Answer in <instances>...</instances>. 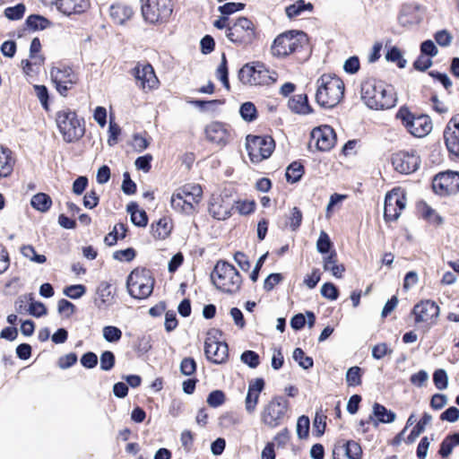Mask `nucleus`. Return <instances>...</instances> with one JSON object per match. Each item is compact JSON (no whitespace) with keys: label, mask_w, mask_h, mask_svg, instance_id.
I'll return each mask as SVG.
<instances>
[{"label":"nucleus","mask_w":459,"mask_h":459,"mask_svg":"<svg viewBox=\"0 0 459 459\" xmlns=\"http://www.w3.org/2000/svg\"><path fill=\"white\" fill-rule=\"evenodd\" d=\"M115 355L110 351H105L101 353L100 358V369L103 371H109L115 366Z\"/></svg>","instance_id":"nucleus-47"},{"label":"nucleus","mask_w":459,"mask_h":459,"mask_svg":"<svg viewBox=\"0 0 459 459\" xmlns=\"http://www.w3.org/2000/svg\"><path fill=\"white\" fill-rule=\"evenodd\" d=\"M225 402V394L221 390H214L211 392L207 397V403L211 407H219Z\"/></svg>","instance_id":"nucleus-57"},{"label":"nucleus","mask_w":459,"mask_h":459,"mask_svg":"<svg viewBox=\"0 0 459 459\" xmlns=\"http://www.w3.org/2000/svg\"><path fill=\"white\" fill-rule=\"evenodd\" d=\"M398 20L403 26L418 24L420 22L419 7L414 4H403L400 11Z\"/></svg>","instance_id":"nucleus-29"},{"label":"nucleus","mask_w":459,"mask_h":459,"mask_svg":"<svg viewBox=\"0 0 459 459\" xmlns=\"http://www.w3.org/2000/svg\"><path fill=\"white\" fill-rule=\"evenodd\" d=\"M14 159L12 151L0 146V178H7L13 172Z\"/></svg>","instance_id":"nucleus-31"},{"label":"nucleus","mask_w":459,"mask_h":459,"mask_svg":"<svg viewBox=\"0 0 459 459\" xmlns=\"http://www.w3.org/2000/svg\"><path fill=\"white\" fill-rule=\"evenodd\" d=\"M154 286V279L149 270L136 268L127 277L126 287L131 297L134 299L148 298Z\"/></svg>","instance_id":"nucleus-7"},{"label":"nucleus","mask_w":459,"mask_h":459,"mask_svg":"<svg viewBox=\"0 0 459 459\" xmlns=\"http://www.w3.org/2000/svg\"><path fill=\"white\" fill-rule=\"evenodd\" d=\"M56 123L64 141L66 143L79 141L85 133L83 120L80 119L77 114L69 108H64L56 112Z\"/></svg>","instance_id":"nucleus-4"},{"label":"nucleus","mask_w":459,"mask_h":459,"mask_svg":"<svg viewBox=\"0 0 459 459\" xmlns=\"http://www.w3.org/2000/svg\"><path fill=\"white\" fill-rule=\"evenodd\" d=\"M26 24L32 30H44L49 26L48 19L40 15H30L26 20Z\"/></svg>","instance_id":"nucleus-41"},{"label":"nucleus","mask_w":459,"mask_h":459,"mask_svg":"<svg viewBox=\"0 0 459 459\" xmlns=\"http://www.w3.org/2000/svg\"><path fill=\"white\" fill-rule=\"evenodd\" d=\"M103 338L108 342H117L122 337V331L113 325L104 326L102 329Z\"/></svg>","instance_id":"nucleus-43"},{"label":"nucleus","mask_w":459,"mask_h":459,"mask_svg":"<svg viewBox=\"0 0 459 459\" xmlns=\"http://www.w3.org/2000/svg\"><path fill=\"white\" fill-rule=\"evenodd\" d=\"M304 174V167L298 161L292 162L286 170V179L288 182L296 183L300 180Z\"/></svg>","instance_id":"nucleus-37"},{"label":"nucleus","mask_w":459,"mask_h":459,"mask_svg":"<svg viewBox=\"0 0 459 459\" xmlns=\"http://www.w3.org/2000/svg\"><path fill=\"white\" fill-rule=\"evenodd\" d=\"M396 414L387 410L384 405L375 403L372 407V414L369 415L374 427H377L379 423H392L395 420Z\"/></svg>","instance_id":"nucleus-27"},{"label":"nucleus","mask_w":459,"mask_h":459,"mask_svg":"<svg viewBox=\"0 0 459 459\" xmlns=\"http://www.w3.org/2000/svg\"><path fill=\"white\" fill-rule=\"evenodd\" d=\"M260 394L247 390L245 399V409L247 413L252 414L256 409Z\"/></svg>","instance_id":"nucleus-56"},{"label":"nucleus","mask_w":459,"mask_h":459,"mask_svg":"<svg viewBox=\"0 0 459 459\" xmlns=\"http://www.w3.org/2000/svg\"><path fill=\"white\" fill-rule=\"evenodd\" d=\"M58 11L65 15L84 13L90 6L89 0H56Z\"/></svg>","instance_id":"nucleus-25"},{"label":"nucleus","mask_w":459,"mask_h":459,"mask_svg":"<svg viewBox=\"0 0 459 459\" xmlns=\"http://www.w3.org/2000/svg\"><path fill=\"white\" fill-rule=\"evenodd\" d=\"M238 77L245 85H270L278 80V74L262 63H255L242 66Z\"/></svg>","instance_id":"nucleus-5"},{"label":"nucleus","mask_w":459,"mask_h":459,"mask_svg":"<svg viewBox=\"0 0 459 459\" xmlns=\"http://www.w3.org/2000/svg\"><path fill=\"white\" fill-rule=\"evenodd\" d=\"M226 36L234 43H250L255 38L254 24L249 19L240 17L231 26L228 27Z\"/></svg>","instance_id":"nucleus-14"},{"label":"nucleus","mask_w":459,"mask_h":459,"mask_svg":"<svg viewBox=\"0 0 459 459\" xmlns=\"http://www.w3.org/2000/svg\"><path fill=\"white\" fill-rule=\"evenodd\" d=\"M312 4L305 3L304 0H298L286 7V14L289 18H293L300 15L304 11H312Z\"/></svg>","instance_id":"nucleus-36"},{"label":"nucleus","mask_w":459,"mask_h":459,"mask_svg":"<svg viewBox=\"0 0 459 459\" xmlns=\"http://www.w3.org/2000/svg\"><path fill=\"white\" fill-rule=\"evenodd\" d=\"M433 382L438 390H444L448 385V377L444 369H437L433 374Z\"/></svg>","instance_id":"nucleus-50"},{"label":"nucleus","mask_w":459,"mask_h":459,"mask_svg":"<svg viewBox=\"0 0 459 459\" xmlns=\"http://www.w3.org/2000/svg\"><path fill=\"white\" fill-rule=\"evenodd\" d=\"M141 3L143 19L152 24L166 22L173 12L171 0H141Z\"/></svg>","instance_id":"nucleus-10"},{"label":"nucleus","mask_w":459,"mask_h":459,"mask_svg":"<svg viewBox=\"0 0 459 459\" xmlns=\"http://www.w3.org/2000/svg\"><path fill=\"white\" fill-rule=\"evenodd\" d=\"M152 230L155 238L163 239L169 236L171 226L167 218H162L157 221L156 225H152Z\"/></svg>","instance_id":"nucleus-38"},{"label":"nucleus","mask_w":459,"mask_h":459,"mask_svg":"<svg viewBox=\"0 0 459 459\" xmlns=\"http://www.w3.org/2000/svg\"><path fill=\"white\" fill-rule=\"evenodd\" d=\"M332 247V242L328 234L325 231H321L319 238L316 242V249L319 253L326 254L329 252Z\"/></svg>","instance_id":"nucleus-55"},{"label":"nucleus","mask_w":459,"mask_h":459,"mask_svg":"<svg viewBox=\"0 0 459 459\" xmlns=\"http://www.w3.org/2000/svg\"><path fill=\"white\" fill-rule=\"evenodd\" d=\"M240 359L251 368H255L260 364L259 355L253 351H244L240 356Z\"/></svg>","instance_id":"nucleus-49"},{"label":"nucleus","mask_w":459,"mask_h":459,"mask_svg":"<svg viewBox=\"0 0 459 459\" xmlns=\"http://www.w3.org/2000/svg\"><path fill=\"white\" fill-rule=\"evenodd\" d=\"M408 132L415 137H424L432 130V122L429 116L413 115L406 107H402L396 114Z\"/></svg>","instance_id":"nucleus-9"},{"label":"nucleus","mask_w":459,"mask_h":459,"mask_svg":"<svg viewBox=\"0 0 459 459\" xmlns=\"http://www.w3.org/2000/svg\"><path fill=\"white\" fill-rule=\"evenodd\" d=\"M343 69L350 74H354L359 70V59L358 56H353L349 57L343 65Z\"/></svg>","instance_id":"nucleus-62"},{"label":"nucleus","mask_w":459,"mask_h":459,"mask_svg":"<svg viewBox=\"0 0 459 459\" xmlns=\"http://www.w3.org/2000/svg\"><path fill=\"white\" fill-rule=\"evenodd\" d=\"M204 353L207 359L215 364H222L229 356L228 344L213 336H208L204 342Z\"/></svg>","instance_id":"nucleus-19"},{"label":"nucleus","mask_w":459,"mask_h":459,"mask_svg":"<svg viewBox=\"0 0 459 459\" xmlns=\"http://www.w3.org/2000/svg\"><path fill=\"white\" fill-rule=\"evenodd\" d=\"M127 212L131 215V221L137 227H145L148 223V217L143 210H138L136 204L127 205Z\"/></svg>","instance_id":"nucleus-33"},{"label":"nucleus","mask_w":459,"mask_h":459,"mask_svg":"<svg viewBox=\"0 0 459 459\" xmlns=\"http://www.w3.org/2000/svg\"><path fill=\"white\" fill-rule=\"evenodd\" d=\"M385 58L391 62H396L398 67L404 68L406 60L403 57L401 50L397 47H392L386 53Z\"/></svg>","instance_id":"nucleus-48"},{"label":"nucleus","mask_w":459,"mask_h":459,"mask_svg":"<svg viewBox=\"0 0 459 459\" xmlns=\"http://www.w3.org/2000/svg\"><path fill=\"white\" fill-rule=\"evenodd\" d=\"M444 138L449 153L459 158V115L448 122L444 131Z\"/></svg>","instance_id":"nucleus-21"},{"label":"nucleus","mask_w":459,"mask_h":459,"mask_svg":"<svg viewBox=\"0 0 459 459\" xmlns=\"http://www.w3.org/2000/svg\"><path fill=\"white\" fill-rule=\"evenodd\" d=\"M321 295L330 300H335L338 299L339 291L333 283L326 282L321 287Z\"/></svg>","instance_id":"nucleus-58"},{"label":"nucleus","mask_w":459,"mask_h":459,"mask_svg":"<svg viewBox=\"0 0 459 459\" xmlns=\"http://www.w3.org/2000/svg\"><path fill=\"white\" fill-rule=\"evenodd\" d=\"M24 13L25 5L23 4H18L4 10V14L9 20H19L23 16Z\"/></svg>","instance_id":"nucleus-54"},{"label":"nucleus","mask_w":459,"mask_h":459,"mask_svg":"<svg viewBox=\"0 0 459 459\" xmlns=\"http://www.w3.org/2000/svg\"><path fill=\"white\" fill-rule=\"evenodd\" d=\"M133 13L132 8L126 5L113 4L110 7V17L117 24H123L132 17Z\"/></svg>","instance_id":"nucleus-32"},{"label":"nucleus","mask_w":459,"mask_h":459,"mask_svg":"<svg viewBox=\"0 0 459 459\" xmlns=\"http://www.w3.org/2000/svg\"><path fill=\"white\" fill-rule=\"evenodd\" d=\"M303 31L290 30L280 34L271 47L273 56L278 57L287 56L299 50L307 40Z\"/></svg>","instance_id":"nucleus-8"},{"label":"nucleus","mask_w":459,"mask_h":459,"mask_svg":"<svg viewBox=\"0 0 459 459\" xmlns=\"http://www.w3.org/2000/svg\"><path fill=\"white\" fill-rule=\"evenodd\" d=\"M392 164L396 171L411 174L419 169L420 159L415 151L400 152L393 155Z\"/></svg>","instance_id":"nucleus-18"},{"label":"nucleus","mask_w":459,"mask_h":459,"mask_svg":"<svg viewBox=\"0 0 459 459\" xmlns=\"http://www.w3.org/2000/svg\"><path fill=\"white\" fill-rule=\"evenodd\" d=\"M134 75L136 80V83L143 90L154 89L158 85V78L155 75L154 70L150 64L143 65H137L134 69Z\"/></svg>","instance_id":"nucleus-22"},{"label":"nucleus","mask_w":459,"mask_h":459,"mask_svg":"<svg viewBox=\"0 0 459 459\" xmlns=\"http://www.w3.org/2000/svg\"><path fill=\"white\" fill-rule=\"evenodd\" d=\"M230 204H225L221 197L214 198L209 205L210 214L217 220H225L230 215Z\"/></svg>","instance_id":"nucleus-30"},{"label":"nucleus","mask_w":459,"mask_h":459,"mask_svg":"<svg viewBox=\"0 0 459 459\" xmlns=\"http://www.w3.org/2000/svg\"><path fill=\"white\" fill-rule=\"evenodd\" d=\"M50 77L56 91L62 96H66L67 91L78 82L77 74L71 67L66 65L52 67L50 70Z\"/></svg>","instance_id":"nucleus-15"},{"label":"nucleus","mask_w":459,"mask_h":459,"mask_svg":"<svg viewBox=\"0 0 459 459\" xmlns=\"http://www.w3.org/2000/svg\"><path fill=\"white\" fill-rule=\"evenodd\" d=\"M335 137V133L330 126H323L311 132V142L315 143L316 148L323 152L329 151L333 147Z\"/></svg>","instance_id":"nucleus-20"},{"label":"nucleus","mask_w":459,"mask_h":459,"mask_svg":"<svg viewBox=\"0 0 459 459\" xmlns=\"http://www.w3.org/2000/svg\"><path fill=\"white\" fill-rule=\"evenodd\" d=\"M289 108L295 114L306 116L313 112L307 94H296L288 101Z\"/></svg>","instance_id":"nucleus-28"},{"label":"nucleus","mask_w":459,"mask_h":459,"mask_svg":"<svg viewBox=\"0 0 459 459\" xmlns=\"http://www.w3.org/2000/svg\"><path fill=\"white\" fill-rule=\"evenodd\" d=\"M30 204L34 209L45 212L51 207L52 200L47 194L39 193L32 196Z\"/></svg>","instance_id":"nucleus-35"},{"label":"nucleus","mask_w":459,"mask_h":459,"mask_svg":"<svg viewBox=\"0 0 459 459\" xmlns=\"http://www.w3.org/2000/svg\"><path fill=\"white\" fill-rule=\"evenodd\" d=\"M433 190L439 195H453L459 192V172L446 171L437 174L432 184Z\"/></svg>","instance_id":"nucleus-17"},{"label":"nucleus","mask_w":459,"mask_h":459,"mask_svg":"<svg viewBox=\"0 0 459 459\" xmlns=\"http://www.w3.org/2000/svg\"><path fill=\"white\" fill-rule=\"evenodd\" d=\"M205 134L209 141L224 145L229 141L230 133L226 126L220 122H213L205 128Z\"/></svg>","instance_id":"nucleus-26"},{"label":"nucleus","mask_w":459,"mask_h":459,"mask_svg":"<svg viewBox=\"0 0 459 459\" xmlns=\"http://www.w3.org/2000/svg\"><path fill=\"white\" fill-rule=\"evenodd\" d=\"M21 253L22 255L30 261L37 264H43L46 262L47 258L44 255L37 254L34 247L30 245L23 246L21 248Z\"/></svg>","instance_id":"nucleus-42"},{"label":"nucleus","mask_w":459,"mask_h":459,"mask_svg":"<svg viewBox=\"0 0 459 459\" xmlns=\"http://www.w3.org/2000/svg\"><path fill=\"white\" fill-rule=\"evenodd\" d=\"M431 420L432 416L428 412H424L422 418L411 431V434L408 437L409 442H413L414 439L425 430L426 426L429 424Z\"/></svg>","instance_id":"nucleus-39"},{"label":"nucleus","mask_w":459,"mask_h":459,"mask_svg":"<svg viewBox=\"0 0 459 459\" xmlns=\"http://www.w3.org/2000/svg\"><path fill=\"white\" fill-rule=\"evenodd\" d=\"M309 418L302 415L297 421V435L299 438H305L308 436L309 431Z\"/></svg>","instance_id":"nucleus-52"},{"label":"nucleus","mask_w":459,"mask_h":459,"mask_svg":"<svg viewBox=\"0 0 459 459\" xmlns=\"http://www.w3.org/2000/svg\"><path fill=\"white\" fill-rule=\"evenodd\" d=\"M246 146L251 161L258 163L272 155L275 143L268 135H247Z\"/></svg>","instance_id":"nucleus-12"},{"label":"nucleus","mask_w":459,"mask_h":459,"mask_svg":"<svg viewBox=\"0 0 459 459\" xmlns=\"http://www.w3.org/2000/svg\"><path fill=\"white\" fill-rule=\"evenodd\" d=\"M95 307L100 310H104L111 307L115 302V295L111 285L107 281H102L96 289L93 299Z\"/></svg>","instance_id":"nucleus-23"},{"label":"nucleus","mask_w":459,"mask_h":459,"mask_svg":"<svg viewBox=\"0 0 459 459\" xmlns=\"http://www.w3.org/2000/svg\"><path fill=\"white\" fill-rule=\"evenodd\" d=\"M289 402L282 396H274L262 409L261 421L271 429L282 424Z\"/></svg>","instance_id":"nucleus-11"},{"label":"nucleus","mask_w":459,"mask_h":459,"mask_svg":"<svg viewBox=\"0 0 459 459\" xmlns=\"http://www.w3.org/2000/svg\"><path fill=\"white\" fill-rule=\"evenodd\" d=\"M436 42L441 47H447L451 44L453 36L446 30H441L434 35Z\"/></svg>","instance_id":"nucleus-61"},{"label":"nucleus","mask_w":459,"mask_h":459,"mask_svg":"<svg viewBox=\"0 0 459 459\" xmlns=\"http://www.w3.org/2000/svg\"><path fill=\"white\" fill-rule=\"evenodd\" d=\"M213 285L220 290L233 294L239 290L242 277L238 270L225 261H218L211 273Z\"/></svg>","instance_id":"nucleus-3"},{"label":"nucleus","mask_w":459,"mask_h":459,"mask_svg":"<svg viewBox=\"0 0 459 459\" xmlns=\"http://www.w3.org/2000/svg\"><path fill=\"white\" fill-rule=\"evenodd\" d=\"M361 368L358 366L350 368L347 370L345 380L349 386H358L361 385Z\"/></svg>","instance_id":"nucleus-40"},{"label":"nucleus","mask_w":459,"mask_h":459,"mask_svg":"<svg viewBox=\"0 0 459 459\" xmlns=\"http://www.w3.org/2000/svg\"><path fill=\"white\" fill-rule=\"evenodd\" d=\"M432 65L431 57L420 54V56L414 61L413 66L416 70L424 72Z\"/></svg>","instance_id":"nucleus-64"},{"label":"nucleus","mask_w":459,"mask_h":459,"mask_svg":"<svg viewBox=\"0 0 459 459\" xmlns=\"http://www.w3.org/2000/svg\"><path fill=\"white\" fill-rule=\"evenodd\" d=\"M34 91L45 109L48 108V91L44 85H34Z\"/></svg>","instance_id":"nucleus-59"},{"label":"nucleus","mask_w":459,"mask_h":459,"mask_svg":"<svg viewBox=\"0 0 459 459\" xmlns=\"http://www.w3.org/2000/svg\"><path fill=\"white\" fill-rule=\"evenodd\" d=\"M360 95L364 104L376 110L391 108L397 100L392 89L375 79H368L361 83Z\"/></svg>","instance_id":"nucleus-1"},{"label":"nucleus","mask_w":459,"mask_h":459,"mask_svg":"<svg viewBox=\"0 0 459 459\" xmlns=\"http://www.w3.org/2000/svg\"><path fill=\"white\" fill-rule=\"evenodd\" d=\"M41 48L40 41L38 38H34L30 46V57L34 60L35 65H41L44 62V57L39 55Z\"/></svg>","instance_id":"nucleus-44"},{"label":"nucleus","mask_w":459,"mask_h":459,"mask_svg":"<svg viewBox=\"0 0 459 459\" xmlns=\"http://www.w3.org/2000/svg\"><path fill=\"white\" fill-rule=\"evenodd\" d=\"M293 359L304 369H308L313 367V359L311 357L305 356L303 350L300 348H296L294 350Z\"/></svg>","instance_id":"nucleus-45"},{"label":"nucleus","mask_w":459,"mask_h":459,"mask_svg":"<svg viewBox=\"0 0 459 459\" xmlns=\"http://www.w3.org/2000/svg\"><path fill=\"white\" fill-rule=\"evenodd\" d=\"M196 370V363L192 358H185L180 364V371L185 376H192Z\"/></svg>","instance_id":"nucleus-60"},{"label":"nucleus","mask_w":459,"mask_h":459,"mask_svg":"<svg viewBox=\"0 0 459 459\" xmlns=\"http://www.w3.org/2000/svg\"><path fill=\"white\" fill-rule=\"evenodd\" d=\"M406 206V197L398 189L387 193L385 198L384 218L386 221H395Z\"/></svg>","instance_id":"nucleus-16"},{"label":"nucleus","mask_w":459,"mask_h":459,"mask_svg":"<svg viewBox=\"0 0 459 459\" xmlns=\"http://www.w3.org/2000/svg\"><path fill=\"white\" fill-rule=\"evenodd\" d=\"M239 113L241 117L247 122H251L256 118V108L249 101L241 105Z\"/></svg>","instance_id":"nucleus-46"},{"label":"nucleus","mask_w":459,"mask_h":459,"mask_svg":"<svg viewBox=\"0 0 459 459\" xmlns=\"http://www.w3.org/2000/svg\"><path fill=\"white\" fill-rule=\"evenodd\" d=\"M203 190L199 185L187 184L177 189L170 200L171 207L180 212L192 213L202 199Z\"/></svg>","instance_id":"nucleus-6"},{"label":"nucleus","mask_w":459,"mask_h":459,"mask_svg":"<svg viewBox=\"0 0 459 459\" xmlns=\"http://www.w3.org/2000/svg\"><path fill=\"white\" fill-rule=\"evenodd\" d=\"M316 83V100L321 107L332 108L340 103L344 94V83L340 78L324 74Z\"/></svg>","instance_id":"nucleus-2"},{"label":"nucleus","mask_w":459,"mask_h":459,"mask_svg":"<svg viewBox=\"0 0 459 459\" xmlns=\"http://www.w3.org/2000/svg\"><path fill=\"white\" fill-rule=\"evenodd\" d=\"M81 364L86 368H93L98 364V357L92 351L84 353L81 358Z\"/></svg>","instance_id":"nucleus-63"},{"label":"nucleus","mask_w":459,"mask_h":459,"mask_svg":"<svg viewBox=\"0 0 459 459\" xmlns=\"http://www.w3.org/2000/svg\"><path fill=\"white\" fill-rule=\"evenodd\" d=\"M360 455V446L355 441L338 443L333 450V459H359Z\"/></svg>","instance_id":"nucleus-24"},{"label":"nucleus","mask_w":459,"mask_h":459,"mask_svg":"<svg viewBox=\"0 0 459 459\" xmlns=\"http://www.w3.org/2000/svg\"><path fill=\"white\" fill-rule=\"evenodd\" d=\"M326 416L324 414L322 410H318L316 412L314 419V428L316 431V435L322 436L325 430L326 427Z\"/></svg>","instance_id":"nucleus-53"},{"label":"nucleus","mask_w":459,"mask_h":459,"mask_svg":"<svg viewBox=\"0 0 459 459\" xmlns=\"http://www.w3.org/2000/svg\"><path fill=\"white\" fill-rule=\"evenodd\" d=\"M411 315L414 316L415 324H426L430 328L437 323L440 307L431 299H422L414 305Z\"/></svg>","instance_id":"nucleus-13"},{"label":"nucleus","mask_w":459,"mask_h":459,"mask_svg":"<svg viewBox=\"0 0 459 459\" xmlns=\"http://www.w3.org/2000/svg\"><path fill=\"white\" fill-rule=\"evenodd\" d=\"M325 271H330L336 278H342L344 272V266L337 264L336 253L333 252L324 259Z\"/></svg>","instance_id":"nucleus-34"},{"label":"nucleus","mask_w":459,"mask_h":459,"mask_svg":"<svg viewBox=\"0 0 459 459\" xmlns=\"http://www.w3.org/2000/svg\"><path fill=\"white\" fill-rule=\"evenodd\" d=\"M86 292V288L82 284L70 285L64 289V294L70 299H80Z\"/></svg>","instance_id":"nucleus-51"}]
</instances>
